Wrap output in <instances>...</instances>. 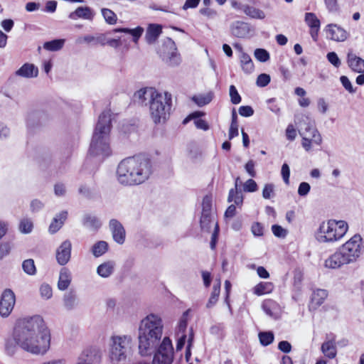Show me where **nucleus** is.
<instances>
[{
  "mask_svg": "<svg viewBox=\"0 0 364 364\" xmlns=\"http://www.w3.org/2000/svg\"><path fill=\"white\" fill-rule=\"evenodd\" d=\"M240 60L242 69L245 73H251L254 70L253 62L248 54L242 52Z\"/></svg>",
  "mask_w": 364,
  "mask_h": 364,
  "instance_id": "33",
  "label": "nucleus"
},
{
  "mask_svg": "<svg viewBox=\"0 0 364 364\" xmlns=\"http://www.w3.org/2000/svg\"><path fill=\"white\" fill-rule=\"evenodd\" d=\"M218 234H219V227H218V223L215 222V223L214 231H213V232L212 234L211 241H210V246L211 250H215V249L217 241H218Z\"/></svg>",
  "mask_w": 364,
  "mask_h": 364,
  "instance_id": "58",
  "label": "nucleus"
},
{
  "mask_svg": "<svg viewBox=\"0 0 364 364\" xmlns=\"http://www.w3.org/2000/svg\"><path fill=\"white\" fill-rule=\"evenodd\" d=\"M270 80L269 75L262 73L258 75L256 83L258 87H264L270 82Z\"/></svg>",
  "mask_w": 364,
  "mask_h": 364,
  "instance_id": "53",
  "label": "nucleus"
},
{
  "mask_svg": "<svg viewBox=\"0 0 364 364\" xmlns=\"http://www.w3.org/2000/svg\"><path fill=\"white\" fill-rule=\"evenodd\" d=\"M260 343L263 346H267L274 341V333L272 331L259 332L258 334Z\"/></svg>",
  "mask_w": 364,
  "mask_h": 364,
  "instance_id": "42",
  "label": "nucleus"
},
{
  "mask_svg": "<svg viewBox=\"0 0 364 364\" xmlns=\"http://www.w3.org/2000/svg\"><path fill=\"white\" fill-rule=\"evenodd\" d=\"M163 323L160 316L150 314L141 320L139 328V353L143 356L152 354L161 343Z\"/></svg>",
  "mask_w": 364,
  "mask_h": 364,
  "instance_id": "3",
  "label": "nucleus"
},
{
  "mask_svg": "<svg viewBox=\"0 0 364 364\" xmlns=\"http://www.w3.org/2000/svg\"><path fill=\"white\" fill-rule=\"evenodd\" d=\"M114 266L115 263L113 261L103 262L97 267V273L102 278H107L113 274Z\"/></svg>",
  "mask_w": 364,
  "mask_h": 364,
  "instance_id": "29",
  "label": "nucleus"
},
{
  "mask_svg": "<svg viewBox=\"0 0 364 364\" xmlns=\"http://www.w3.org/2000/svg\"><path fill=\"white\" fill-rule=\"evenodd\" d=\"M348 223L343 220H329L323 222L316 233L319 242L332 243L341 240L347 232Z\"/></svg>",
  "mask_w": 364,
  "mask_h": 364,
  "instance_id": "5",
  "label": "nucleus"
},
{
  "mask_svg": "<svg viewBox=\"0 0 364 364\" xmlns=\"http://www.w3.org/2000/svg\"><path fill=\"white\" fill-rule=\"evenodd\" d=\"M299 133L302 138L301 146L307 152L311 151L313 144L320 146L322 144L321 135L312 122L301 123Z\"/></svg>",
  "mask_w": 364,
  "mask_h": 364,
  "instance_id": "7",
  "label": "nucleus"
},
{
  "mask_svg": "<svg viewBox=\"0 0 364 364\" xmlns=\"http://www.w3.org/2000/svg\"><path fill=\"white\" fill-rule=\"evenodd\" d=\"M321 351L328 358H334L337 353L335 341L330 340L324 342L321 346Z\"/></svg>",
  "mask_w": 364,
  "mask_h": 364,
  "instance_id": "32",
  "label": "nucleus"
},
{
  "mask_svg": "<svg viewBox=\"0 0 364 364\" xmlns=\"http://www.w3.org/2000/svg\"><path fill=\"white\" fill-rule=\"evenodd\" d=\"M281 173L286 184L289 183L290 168L287 164L284 163L282 166Z\"/></svg>",
  "mask_w": 364,
  "mask_h": 364,
  "instance_id": "57",
  "label": "nucleus"
},
{
  "mask_svg": "<svg viewBox=\"0 0 364 364\" xmlns=\"http://www.w3.org/2000/svg\"><path fill=\"white\" fill-rule=\"evenodd\" d=\"M40 294L44 299H49L53 296V290L51 287L48 284H43L40 287Z\"/></svg>",
  "mask_w": 364,
  "mask_h": 364,
  "instance_id": "48",
  "label": "nucleus"
},
{
  "mask_svg": "<svg viewBox=\"0 0 364 364\" xmlns=\"http://www.w3.org/2000/svg\"><path fill=\"white\" fill-rule=\"evenodd\" d=\"M33 230V223L28 218H23L19 224V230L24 234L30 233Z\"/></svg>",
  "mask_w": 364,
  "mask_h": 364,
  "instance_id": "45",
  "label": "nucleus"
},
{
  "mask_svg": "<svg viewBox=\"0 0 364 364\" xmlns=\"http://www.w3.org/2000/svg\"><path fill=\"white\" fill-rule=\"evenodd\" d=\"M82 224L85 227L92 230H98L102 225L101 222L96 216L90 214L84 215Z\"/></svg>",
  "mask_w": 364,
  "mask_h": 364,
  "instance_id": "31",
  "label": "nucleus"
},
{
  "mask_svg": "<svg viewBox=\"0 0 364 364\" xmlns=\"http://www.w3.org/2000/svg\"><path fill=\"white\" fill-rule=\"evenodd\" d=\"M213 99V95L208 93L206 95H200L198 96H194L193 101L195 102L198 106L202 107L209 104Z\"/></svg>",
  "mask_w": 364,
  "mask_h": 364,
  "instance_id": "43",
  "label": "nucleus"
},
{
  "mask_svg": "<svg viewBox=\"0 0 364 364\" xmlns=\"http://www.w3.org/2000/svg\"><path fill=\"white\" fill-rule=\"evenodd\" d=\"M72 243L70 240H65L56 249L55 258L57 262L64 266L68 263L71 257Z\"/></svg>",
  "mask_w": 364,
  "mask_h": 364,
  "instance_id": "14",
  "label": "nucleus"
},
{
  "mask_svg": "<svg viewBox=\"0 0 364 364\" xmlns=\"http://www.w3.org/2000/svg\"><path fill=\"white\" fill-rule=\"evenodd\" d=\"M230 5L237 11L242 12L251 18L262 20L266 16L262 10L237 0H230Z\"/></svg>",
  "mask_w": 364,
  "mask_h": 364,
  "instance_id": "12",
  "label": "nucleus"
},
{
  "mask_svg": "<svg viewBox=\"0 0 364 364\" xmlns=\"http://www.w3.org/2000/svg\"><path fill=\"white\" fill-rule=\"evenodd\" d=\"M215 216L212 212V199L205 196L202 202V213L200 220V228L203 230L209 231L211 223L214 222Z\"/></svg>",
  "mask_w": 364,
  "mask_h": 364,
  "instance_id": "11",
  "label": "nucleus"
},
{
  "mask_svg": "<svg viewBox=\"0 0 364 364\" xmlns=\"http://www.w3.org/2000/svg\"><path fill=\"white\" fill-rule=\"evenodd\" d=\"M132 338L128 336H114L112 337L110 358L112 361L125 360L127 351L130 348Z\"/></svg>",
  "mask_w": 364,
  "mask_h": 364,
  "instance_id": "9",
  "label": "nucleus"
},
{
  "mask_svg": "<svg viewBox=\"0 0 364 364\" xmlns=\"http://www.w3.org/2000/svg\"><path fill=\"white\" fill-rule=\"evenodd\" d=\"M15 302L16 298L14 293L11 289L4 290L0 299L1 316L7 317L11 313Z\"/></svg>",
  "mask_w": 364,
  "mask_h": 364,
  "instance_id": "13",
  "label": "nucleus"
},
{
  "mask_svg": "<svg viewBox=\"0 0 364 364\" xmlns=\"http://www.w3.org/2000/svg\"><path fill=\"white\" fill-rule=\"evenodd\" d=\"M273 290V284L271 282H260L254 287V294L261 296L269 294Z\"/></svg>",
  "mask_w": 364,
  "mask_h": 364,
  "instance_id": "34",
  "label": "nucleus"
},
{
  "mask_svg": "<svg viewBox=\"0 0 364 364\" xmlns=\"http://www.w3.org/2000/svg\"><path fill=\"white\" fill-rule=\"evenodd\" d=\"M347 63L349 68L355 73H364V60L357 56L352 51L347 55Z\"/></svg>",
  "mask_w": 364,
  "mask_h": 364,
  "instance_id": "20",
  "label": "nucleus"
},
{
  "mask_svg": "<svg viewBox=\"0 0 364 364\" xmlns=\"http://www.w3.org/2000/svg\"><path fill=\"white\" fill-rule=\"evenodd\" d=\"M63 306L67 311H72L78 306V298L73 291L66 292L63 297Z\"/></svg>",
  "mask_w": 364,
  "mask_h": 364,
  "instance_id": "25",
  "label": "nucleus"
},
{
  "mask_svg": "<svg viewBox=\"0 0 364 364\" xmlns=\"http://www.w3.org/2000/svg\"><path fill=\"white\" fill-rule=\"evenodd\" d=\"M158 91L154 87H144L134 94V102L141 105H149Z\"/></svg>",
  "mask_w": 364,
  "mask_h": 364,
  "instance_id": "15",
  "label": "nucleus"
},
{
  "mask_svg": "<svg viewBox=\"0 0 364 364\" xmlns=\"http://www.w3.org/2000/svg\"><path fill=\"white\" fill-rule=\"evenodd\" d=\"M339 250L345 257L348 264L355 262L361 255L362 251V237L360 235L355 234Z\"/></svg>",
  "mask_w": 364,
  "mask_h": 364,
  "instance_id": "10",
  "label": "nucleus"
},
{
  "mask_svg": "<svg viewBox=\"0 0 364 364\" xmlns=\"http://www.w3.org/2000/svg\"><path fill=\"white\" fill-rule=\"evenodd\" d=\"M324 1L328 11L335 12L338 10L337 0H324Z\"/></svg>",
  "mask_w": 364,
  "mask_h": 364,
  "instance_id": "64",
  "label": "nucleus"
},
{
  "mask_svg": "<svg viewBox=\"0 0 364 364\" xmlns=\"http://www.w3.org/2000/svg\"><path fill=\"white\" fill-rule=\"evenodd\" d=\"M162 28L160 25L158 24H151L147 28L146 33V41L151 44L154 43L159 35L161 33Z\"/></svg>",
  "mask_w": 364,
  "mask_h": 364,
  "instance_id": "30",
  "label": "nucleus"
},
{
  "mask_svg": "<svg viewBox=\"0 0 364 364\" xmlns=\"http://www.w3.org/2000/svg\"><path fill=\"white\" fill-rule=\"evenodd\" d=\"M76 42L77 43H99V39L97 38H95L93 36L87 35V36H85L83 37L78 38L77 39Z\"/></svg>",
  "mask_w": 364,
  "mask_h": 364,
  "instance_id": "60",
  "label": "nucleus"
},
{
  "mask_svg": "<svg viewBox=\"0 0 364 364\" xmlns=\"http://www.w3.org/2000/svg\"><path fill=\"white\" fill-rule=\"evenodd\" d=\"M18 341L16 339L14 332L12 335L5 339L4 350L7 355L13 356L17 352L18 346Z\"/></svg>",
  "mask_w": 364,
  "mask_h": 364,
  "instance_id": "28",
  "label": "nucleus"
},
{
  "mask_svg": "<svg viewBox=\"0 0 364 364\" xmlns=\"http://www.w3.org/2000/svg\"><path fill=\"white\" fill-rule=\"evenodd\" d=\"M230 101L234 105H237L241 102V97L239 95L235 85H230L229 89Z\"/></svg>",
  "mask_w": 364,
  "mask_h": 364,
  "instance_id": "49",
  "label": "nucleus"
},
{
  "mask_svg": "<svg viewBox=\"0 0 364 364\" xmlns=\"http://www.w3.org/2000/svg\"><path fill=\"white\" fill-rule=\"evenodd\" d=\"M239 114L245 117H249L253 115L254 109L250 106H241L239 108Z\"/></svg>",
  "mask_w": 364,
  "mask_h": 364,
  "instance_id": "61",
  "label": "nucleus"
},
{
  "mask_svg": "<svg viewBox=\"0 0 364 364\" xmlns=\"http://www.w3.org/2000/svg\"><path fill=\"white\" fill-rule=\"evenodd\" d=\"M220 291V281L213 285V291L211 292L210 297L206 304L207 308H211L218 301V296Z\"/></svg>",
  "mask_w": 364,
  "mask_h": 364,
  "instance_id": "40",
  "label": "nucleus"
},
{
  "mask_svg": "<svg viewBox=\"0 0 364 364\" xmlns=\"http://www.w3.org/2000/svg\"><path fill=\"white\" fill-rule=\"evenodd\" d=\"M13 331L18 346L31 354H45L50 348V334L43 318L36 315L18 320Z\"/></svg>",
  "mask_w": 364,
  "mask_h": 364,
  "instance_id": "1",
  "label": "nucleus"
},
{
  "mask_svg": "<svg viewBox=\"0 0 364 364\" xmlns=\"http://www.w3.org/2000/svg\"><path fill=\"white\" fill-rule=\"evenodd\" d=\"M108 250V243L105 241H98L92 247V252L95 257L103 255Z\"/></svg>",
  "mask_w": 364,
  "mask_h": 364,
  "instance_id": "35",
  "label": "nucleus"
},
{
  "mask_svg": "<svg viewBox=\"0 0 364 364\" xmlns=\"http://www.w3.org/2000/svg\"><path fill=\"white\" fill-rule=\"evenodd\" d=\"M272 231L274 236L280 238H284L287 235V230L279 225H273Z\"/></svg>",
  "mask_w": 364,
  "mask_h": 364,
  "instance_id": "52",
  "label": "nucleus"
},
{
  "mask_svg": "<svg viewBox=\"0 0 364 364\" xmlns=\"http://www.w3.org/2000/svg\"><path fill=\"white\" fill-rule=\"evenodd\" d=\"M22 268L27 274L34 275L36 273L34 261L32 259L24 260L22 264Z\"/></svg>",
  "mask_w": 364,
  "mask_h": 364,
  "instance_id": "44",
  "label": "nucleus"
},
{
  "mask_svg": "<svg viewBox=\"0 0 364 364\" xmlns=\"http://www.w3.org/2000/svg\"><path fill=\"white\" fill-rule=\"evenodd\" d=\"M262 307L265 314L271 318L277 319L280 316V306L274 300L267 299L264 301Z\"/></svg>",
  "mask_w": 364,
  "mask_h": 364,
  "instance_id": "21",
  "label": "nucleus"
},
{
  "mask_svg": "<svg viewBox=\"0 0 364 364\" xmlns=\"http://www.w3.org/2000/svg\"><path fill=\"white\" fill-rule=\"evenodd\" d=\"M345 257L338 249L333 254L331 255L324 262V267L328 269H339L344 264H348Z\"/></svg>",
  "mask_w": 364,
  "mask_h": 364,
  "instance_id": "19",
  "label": "nucleus"
},
{
  "mask_svg": "<svg viewBox=\"0 0 364 364\" xmlns=\"http://www.w3.org/2000/svg\"><path fill=\"white\" fill-rule=\"evenodd\" d=\"M326 32L327 38L337 42H343L349 36L344 28L334 23L328 24L326 27Z\"/></svg>",
  "mask_w": 364,
  "mask_h": 364,
  "instance_id": "16",
  "label": "nucleus"
},
{
  "mask_svg": "<svg viewBox=\"0 0 364 364\" xmlns=\"http://www.w3.org/2000/svg\"><path fill=\"white\" fill-rule=\"evenodd\" d=\"M67 216L68 212L65 210L61 211L60 213L56 215L49 226V232L51 234L57 232L63 226Z\"/></svg>",
  "mask_w": 364,
  "mask_h": 364,
  "instance_id": "27",
  "label": "nucleus"
},
{
  "mask_svg": "<svg viewBox=\"0 0 364 364\" xmlns=\"http://www.w3.org/2000/svg\"><path fill=\"white\" fill-rule=\"evenodd\" d=\"M143 31H144V29L140 26H138L134 29H130V28H127L115 29V32H122V33L131 34L133 37V40L134 42H136L138 41V39L141 36Z\"/></svg>",
  "mask_w": 364,
  "mask_h": 364,
  "instance_id": "41",
  "label": "nucleus"
},
{
  "mask_svg": "<svg viewBox=\"0 0 364 364\" xmlns=\"http://www.w3.org/2000/svg\"><path fill=\"white\" fill-rule=\"evenodd\" d=\"M311 190V186L307 182H301L298 188V194L300 196H306Z\"/></svg>",
  "mask_w": 364,
  "mask_h": 364,
  "instance_id": "59",
  "label": "nucleus"
},
{
  "mask_svg": "<svg viewBox=\"0 0 364 364\" xmlns=\"http://www.w3.org/2000/svg\"><path fill=\"white\" fill-rule=\"evenodd\" d=\"M328 60L336 68L341 65V60L335 52H330L326 55Z\"/></svg>",
  "mask_w": 364,
  "mask_h": 364,
  "instance_id": "56",
  "label": "nucleus"
},
{
  "mask_svg": "<svg viewBox=\"0 0 364 364\" xmlns=\"http://www.w3.org/2000/svg\"><path fill=\"white\" fill-rule=\"evenodd\" d=\"M109 230L113 240L118 244L124 243L126 232L122 224L117 219H111L109 223Z\"/></svg>",
  "mask_w": 364,
  "mask_h": 364,
  "instance_id": "18",
  "label": "nucleus"
},
{
  "mask_svg": "<svg viewBox=\"0 0 364 364\" xmlns=\"http://www.w3.org/2000/svg\"><path fill=\"white\" fill-rule=\"evenodd\" d=\"M42 116V114L38 112H35L29 114L27 118V125L28 127H33L35 125V120L38 119V122L36 123V125L40 124V118Z\"/></svg>",
  "mask_w": 364,
  "mask_h": 364,
  "instance_id": "54",
  "label": "nucleus"
},
{
  "mask_svg": "<svg viewBox=\"0 0 364 364\" xmlns=\"http://www.w3.org/2000/svg\"><path fill=\"white\" fill-rule=\"evenodd\" d=\"M274 196V186L272 183H267L262 190V197L264 199H270Z\"/></svg>",
  "mask_w": 364,
  "mask_h": 364,
  "instance_id": "50",
  "label": "nucleus"
},
{
  "mask_svg": "<svg viewBox=\"0 0 364 364\" xmlns=\"http://www.w3.org/2000/svg\"><path fill=\"white\" fill-rule=\"evenodd\" d=\"M94 13L89 6H79L74 11L70 13L68 17L72 20L83 18L86 20H92Z\"/></svg>",
  "mask_w": 364,
  "mask_h": 364,
  "instance_id": "24",
  "label": "nucleus"
},
{
  "mask_svg": "<svg viewBox=\"0 0 364 364\" xmlns=\"http://www.w3.org/2000/svg\"><path fill=\"white\" fill-rule=\"evenodd\" d=\"M255 58L259 62H267L270 56L269 52L264 48H257L254 52Z\"/></svg>",
  "mask_w": 364,
  "mask_h": 364,
  "instance_id": "46",
  "label": "nucleus"
},
{
  "mask_svg": "<svg viewBox=\"0 0 364 364\" xmlns=\"http://www.w3.org/2000/svg\"><path fill=\"white\" fill-rule=\"evenodd\" d=\"M64 43V39H55L44 43L43 48L49 51H58L63 47Z\"/></svg>",
  "mask_w": 364,
  "mask_h": 364,
  "instance_id": "38",
  "label": "nucleus"
},
{
  "mask_svg": "<svg viewBox=\"0 0 364 364\" xmlns=\"http://www.w3.org/2000/svg\"><path fill=\"white\" fill-rule=\"evenodd\" d=\"M304 21L310 28H320L321 22L314 13L305 14Z\"/></svg>",
  "mask_w": 364,
  "mask_h": 364,
  "instance_id": "39",
  "label": "nucleus"
},
{
  "mask_svg": "<svg viewBox=\"0 0 364 364\" xmlns=\"http://www.w3.org/2000/svg\"><path fill=\"white\" fill-rule=\"evenodd\" d=\"M257 184L253 179H248L243 184V191L247 193H253L257 190Z\"/></svg>",
  "mask_w": 364,
  "mask_h": 364,
  "instance_id": "51",
  "label": "nucleus"
},
{
  "mask_svg": "<svg viewBox=\"0 0 364 364\" xmlns=\"http://www.w3.org/2000/svg\"><path fill=\"white\" fill-rule=\"evenodd\" d=\"M340 81L342 84V85L344 87V88L348 91L350 93H354L355 90L353 89V85L349 80L348 77L343 75L340 77Z\"/></svg>",
  "mask_w": 364,
  "mask_h": 364,
  "instance_id": "55",
  "label": "nucleus"
},
{
  "mask_svg": "<svg viewBox=\"0 0 364 364\" xmlns=\"http://www.w3.org/2000/svg\"><path fill=\"white\" fill-rule=\"evenodd\" d=\"M152 364H172L174 358V350L168 337H164L162 341L154 349Z\"/></svg>",
  "mask_w": 364,
  "mask_h": 364,
  "instance_id": "8",
  "label": "nucleus"
},
{
  "mask_svg": "<svg viewBox=\"0 0 364 364\" xmlns=\"http://www.w3.org/2000/svg\"><path fill=\"white\" fill-rule=\"evenodd\" d=\"M278 348L283 353H289L291 350V345L287 341H282L278 344Z\"/></svg>",
  "mask_w": 364,
  "mask_h": 364,
  "instance_id": "63",
  "label": "nucleus"
},
{
  "mask_svg": "<svg viewBox=\"0 0 364 364\" xmlns=\"http://www.w3.org/2000/svg\"><path fill=\"white\" fill-rule=\"evenodd\" d=\"M15 75L25 78L36 77L38 68L34 64L26 63L15 72Z\"/></svg>",
  "mask_w": 364,
  "mask_h": 364,
  "instance_id": "22",
  "label": "nucleus"
},
{
  "mask_svg": "<svg viewBox=\"0 0 364 364\" xmlns=\"http://www.w3.org/2000/svg\"><path fill=\"white\" fill-rule=\"evenodd\" d=\"M228 201L229 203L234 201L236 205H242L243 203V196L241 190L230 189L228 193Z\"/></svg>",
  "mask_w": 364,
  "mask_h": 364,
  "instance_id": "36",
  "label": "nucleus"
},
{
  "mask_svg": "<svg viewBox=\"0 0 364 364\" xmlns=\"http://www.w3.org/2000/svg\"><path fill=\"white\" fill-rule=\"evenodd\" d=\"M71 279L70 271L66 267L62 268L60 271L58 288L60 291L67 289L70 284Z\"/></svg>",
  "mask_w": 364,
  "mask_h": 364,
  "instance_id": "26",
  "label": "nucleus"
},
{
  "mask_svg": "<svg viewBox=\"0 0 364 364\" xmlns=\"http://www.w3.org/2000/svg\"><path fill=\"white\" fill-rule=\"evenodd\" d=\"M228 201L229 203L234 201L236 205H242L243 203V196L241 190L230 189L228 193Z\"/></svg>",
  "mask_w": 364,
  "mask_h": 364,
  "instance_id": "37",
  "label": "nucleus"
},
{
  "mask_svg": "<svg viewBox=\"0 0 364 364\" xmlns=\"http://www.w3.org/2000/svg\"><path fill=\"white\" fill-rule=\"evenodd\" d=\"M111 114L109 110H105L99 116L89 153L92 156H108L111 154L109 132L111 130Z\"/></svg>",
  "mask_w": 364,
  "mask_h": 364,
  "instance_id": "4",
  "label": "nucleus"
},
{
  "mask_svg": "<svg viewBox=\"0 0 364 364\" xmlns=\"http://www.w3.org/2000/svg\"><path fill=\"white\" fill-rule=\"evenodd\" d=\"M230 31L234 37L245 38L250 36L252 29L250 23L242 21H235L230 24Z\"/></svg>",
  "mask_w": 364,
  "mask_h": 364,
  "instance_id": "17",
  "label": "nucleus"
},
{
  "mask_svg": "<svg viewBox=\"0 0 364 364\" xmlns=\"http://www.w3.org/2000/svg\"><path fill=\"white\" fill-rule=\"evenodd\" d=\"M102 14L105 21L109 24H114L117 21L116 14L109 9H102Z\"/></svg>",
  "mask_w": 364,
  "mask_h": 364,
  "instance_id": "47",
  "label": "nucleus"
},
{
  "mask_svg": "<svg viewBox=\"0 0 364 364\" xmlns=\"http://www.w3.org/2000/svg\"><path fill=\"white\" fill-rule=\"evenodd\" d=\"M188 311H185L183 314V316L181 318L180 321H179V323H178V331L183 333H184L185 332V330L187 327V316H188Z\"/></svg>",
  "mask_w": 364,
  "mask_h": 364,
  "instance_id": "62",
  "label": "nucleus"
},
{
  "mask_svg": "<svg viewBox=\"0 0 364 364\" xmlns=\"http://www.w3.org/2000/svg\"><path fill=\"white\" fill-rule=\"evenodd\" d=\"M153 172L151 159L139 155L123 159L117 170L118 182L123 186H137L147 181Z\"/></svg>",
  "mask_w": 364,
  "mask_h": 364,
  "instance_id": "2",
  "label": "nucleus"
},
{
  "mask_svg": "<svg viewBox=\"0 0 364 364\" xmlns=\"http://www.w3.org/2000/svg\"><path fill=\"white\" fill-rule=\"evenodd\" d=\"M328 296L326 289H317L314 290L311 296L309 308L314 310L322 305Z\"/></svg>",
  "mask_w": 364,
  "mask_h": 364,
  "instance_id": "23",
  "label": "nucleus"
},
{
  "mask_svg": "<svg viewBox=\"0 0 364 364\" xmlns=\"http://www.w3.org/2000/svg\"><path fill=\"white\" fill-rule=\"evenodd\" d=\"M149 105L150 115L155 124L164 122L169 116L171 107V95L157 92Z\"/></svg>",
  "mask_w": 364,
  "mask_h": 364,
  "instance_id": "6",
  "label": "nucleus"
}]
</instances>
